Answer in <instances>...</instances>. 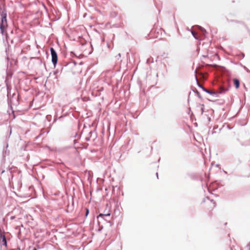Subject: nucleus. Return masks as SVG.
<instances>
[{
    "instance_id": "nucleus-1",
    "label": "nucleus",
    "mask_w": 250,
    "mask_h": 250,
    "mask_svg": "<svg viewBox=\"0 0 250 250\" xmlns=\"http://www.w3.org/2000/svg\"><path fill=\"white\" fill-rule=\"evenodd\" d=\"M1 20H0V33L3 35L6 31L7 27V22L6 20V13L3 11L1 13Z\"/></svg>"
},
{
    "instance_id": "nucleus-2",
    "label": "nucleus",
    "mask_w": 250,
    "mask_h": 250,
    "mask_svg": "<svg viewBox=\"0 0 250 250\" xmlns=\"http://www.w3.org/2000/svg\"><path fill=\"white\" fill-rule=\"evenodd\" d=\"M50 51L52 57V62L54 65H55L58 61V56L57 53L56 52L53 48H50Z\"/></svg>"
},
{
    "instance_id": "nucleus-3",
    "label": "nucleus",
    "mask_w": 250,
    "mask_h": 250,
    "mask_svg": "<svg viewBox=\"0 0 250 250\" xmlns=\"http://www.w3.org/2000/svg\"><path fill=\"white\" fill-rule=\"evenodd\" d=\"M216 207V203L213 200H210L207 203L206 208L209 211H212Z\"/></svg>"
},
{
    "instance_id": "nucleus-4",
    "label": "nucleus",
    "mask_w": 250,
    "mask_h": 250,
    "mask_svg": "<svg viewBox=\"0 0 250 250\" xmlns=\"http://www.w3.org/2000/svg\"><path fill=\"white\" fill-rule=\"evenodd\" d=\"M0 242L2 245L7 247V241L4 235L0 234Z\"/></svg>"
},
{
    "instance_id": "nucleus-5",
    "label": "nucleus",
    "mask_w": 250,
    "mask_h": 250,
    "mask_svg": "<svg viewBox=\"0 0 250 250\" xmlns=\"http://www.w3.org/2000/svg\"><path fill=\"white\" fill-rule=\"evenodd\" d=\"M227 91V89L225 88L224 86H220L219 87V91L218 92V93L222 94L226 92Z\"/></svg>"
},
{
    "instance_id": "nucleus-6",
    "label": "nucleus",
    "mask_w": 250,
    "mask_h": 250,
    "mask_svg": "<svg viewBox=\"0 0 250 250\" xmlns=\"http://www.w3.org/2000/svg\"><path fill=\"white\" fill-rule=\"evenodd\" d=\"M234 84L236 88H238L239 87V81L238 79H234L233 80Z\"/></svg>"
},
{
    "instance_id": "nucleus-7",
    "label": "nucleus",
    "mask_w": 250,
    "mask_h": 250,
    "mask_svg": "<svg viewBox=\"0 0 250 250\" xmlns=\"http://www.w3.org/2000/svg\"><path fill=\"white\" fill-rule=\"evenodd\" d=\"M208 93H209L211 95H214V94H216L217 93H218V92H215V91H210L209 90H206Z\"/></svg>"
},
{
    "instance_id": "nucleus-8",
    "label": "nucleus",
    "mask_w": 250,
    "mask_h": 250,
    "mask_svg": "<svg viewBox=\"0 0 250 250\" xmlns=\"http://www.w3.org/2000/svg\"><path fill=\"white\" fill-rule=\"evenodd\" d=\"M103 215L109 216L110 215V213H108L107 214H100V216H103Z\"/></svg>"
},
{
    "instance_id": "nucleus-9",
    "label": "nucleus",
    "mask_w": 250,
    "mask_h": 250,
    "mask_svg": "<svg viewBox=\"0 0 250 250\" xmlns=\"http://www.w3.org/2000/svg\"><path fill=\"white\" fill-rule=\"evenodd\" d=\"M88 209H86V216L87 215L88 213Z\"/></svg>"
},
{
    "instance_id": "nucleus-10",
    "label": "nucleus",
    "mask_w": 250,
    "mask_h": 250,
    "mask_svg": "<svg viewBox=\"0 0 250 250\" xmlns=\"http://www.w3.org/2000/svg\"><path fill=\"white\" fill-rule=\"evenodd\" d=\"M201 112L202 113H203L204 112V109H203V107H202L201 108Z\"/></svg>"
},
{
    "instance_id": "nucleus-11",
    "label": "nucleus",
    "mask_w": 250,
    "mask_h": 250,
    "mask_svg": "<svg viewBox=\"0 0 250 250\" xmlns=\"http://www.w3.org/2000/svg\"><path fill=\"white\" fill-rule=\"evenodd\" d=\"M34 250H36V249H34Z\"/></svg>"
}]
</instances>
